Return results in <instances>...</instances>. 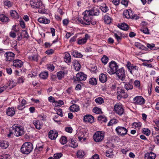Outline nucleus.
I'll return each mask as SVG.
<instances>
[{
	"instance_id": "nucleus-49",
	"label": "nucleus",
	"mask_w": 159,
	"mask_h": 159,
	"mask_svg": "<svg viewBox=\"0 0 159 159\" xmlns=\"http://www.w3.org/2000/svg\"><path fill=\"white\" fill-rule=\"evenodd\" d=\"M62 154L61 152L56 153L54 154L53 157L55 159H59L62 156Z\"/></svg>"
},
{
	"instance_id": "nucleus-52",
	"label": "nucleus",
	"mask_w": 159,
	"mask_h": 159,
	"mask_svg": "<svg viewBox=\"0 0 159 159\" xmlns=\"http://www.w3.org/2000/svg\"><path fill=\"white\" fill-rule=\"evenodd\" d=\"M141 31L143 32L144 33L147 34H149V31L148 29L147 28H143L141 29Z\"/></svg>"
},
{
	"instance_id": "nucleus-51",
	"label": "nucleus",
	"mask_w": 159,
	"mask_h": 159,
	"mask_svg": "<svg viewBox=\"0 0 159 159\" xmlns=\"http://www.w3.org/2000/svg\"><path fill=\"white\" fill-rule=\"evenodd\" d=\"M133 125L136 127H139L141 126V123L140 122H134L133 123Z\"/></svg>"
},
{
	"instance_id": "nucleus-38",
	"label": "nucleus",
	"mask_w": 159,
	"mask_h": 159,
	"mask_svg": "<svg viewBox=\"0 0 159 159\" xmlns=\"http://www.w3.org/2000/svg\"><path fill=\"white\" fill-rule=\"evenodd\" d=\"M104 99L101 97H98L95 99V102L99 104H101L104 102Z\"/></svg>"
},
{
	"instance_id": "nucleus-61",
	"label": "nucleus",
	"mask_w": 159,
	"mask_h": 159,
	"mask_svg": "<svg viewBox=\"0 0 159 159\" xmlns=\"http://www.w3.org/2000/svg\"><path fill=\"white\" fill-rule=\"evenodd\" d=\"M48 101L54 103L56 102V101L55 100L54 98L52 96H50L48 98Z\"/></svg>"
},
{
	"instance_id": "nucleus-45",
	"label": "nucleus",
	"mask_w": 159,
	"mask_h": 159,
	"mask_svg": "<svg viewBox=\"0 0 159 159\" xmlns=\"http://www.w3.org/2000/svg\"><path fill=\"white\" fill-rule=\"evenodd\" d=\"M67 141L66 138L64 136H62L60 139L61 143L62 144H66Z\"/></svg>"
},
{
	"instance_id": "nucleus-10",
	"label": "nucleus",
	"mask_w": 159,
	"mask_h": 159,
	"mask_svg": "<svg viewBox=\"0 0 159 159\" xmlns=\"http://www.w3.org/2000/svg\"><path fill=\"white\" fill-rule=\"evenodd\" d=\"M75 81H82L85 80L87 78V75L83 72L78 73L76 76L74 77Z\"/></svg>"
},
{
	"instance_id": "nucleus-25",
	"label": "nucleus",
	"mask_w": 159,
	"mask_h": 159,
	"mask_svg": "<svg viewBox=\"0 0 159 159\" xmlns=\"http://www.w3.org/2000/svg\"><path fill=\"white\" fill-rule=\"evenodd\" d=\"M38 21L41 23L45 24H48L50 22V20L45 17H41L38 19Z\"/></svg>"
},
{
	"instance_id": "nucleus-6",
	"label": "nucleus",
	"mask_w": 159,
	"mask_h": 159,
	"mask_svg": "<svg viewBox=\"0 0 159 159\" xmlns=\"http://www.w3.org/2000/svg\"><path fill=\"white\" fill-rule=\"evenodd\" d=\"M115 74H116L117 77L122 81L125 80V70L123 67L119 68Z\"/></svg>"
},
{
	"instance_id": "nucleus-42",
	"label": "nucleus",
	"mask_w": 159,
	"mask_h": 159,
	"mask_svg": "<svg viewBox=\"0 0 159 159\" xmlns=\"http://www.w3.org/2000/svg\"><path fill=\"white\" fill-rule=\"evenodd\" d=\"M76 154L78 158H81L84 157V153L82 150H79L77 151Z\"/></svg>"
},
{
	"instance_id": "nucleus-55",
	"label": "nucleus",
	"mask_w": 159,
	"mask_h": 159,
	"mask_svg": "<svg viewBox=\"0 0 159 159\" xmlns=\"http://www.w3.org/2000/svg\"><path fill=\"white\" fill-rule=\"evenodd\" d=\"M54 50L52 49H48L46 52V53L48 55H50L53 54L54 52Z\"/></svg>"
},
{
	"instance_id": "nucleus-1",
	"label": "nucleus",
	"mask_w": 159,
	"mask_h": 159,
	"mask_svg": "<svg viewBox=\"0 0 159 159\" xmlns=\"http://www.w3.org/2000/svg\"><path fill=\"white\" fill-rule=\"evenodd\" d=\"M33 148V145L31 143L26 142L22 146L20 151L23 154H28L32 151Z\"/></svg>"
},
{
	"instance_id": "nucleus-29",
	"label": "nucleus",
	"mask_w": 159,
	"mask_h": 159,
	"mask_svg": "<svg viewBox=\"0 0 159 159\" xmlns=\"http://www.w3.org/2000/svg\"><path fill=\"white\" fill-rule=\"evenodd\" d=\"M39 76L40 78L45 79H47L48 76V73L47 71L42 72L39 74Z\"/></svg>"
},
{
	"instance_id": "nucleus-47",
	"label": "nucleus",
	"mask_w": 159,
	"mask_h": 159,
	"mask_svg": "<svg viewBox=\"0 0 159 159\" xmlns=\"http://www.w3.org/2000/svg\"><path fill=\"white\" fill-rule=\"evenodd\" d=\"M143 133L147 136H148L150 134V130L147 128H143Z\"/></svg>"
},
{
	"instance_id": "nucleus-7",
	"label": "nucleus",
	"mask_w": 159,
	"mask_h": 159,
	"mask_svg": "<svg viewBox=\"0 0 159 159\" xmlns=\"http://www.w3.org/2000/svg\"><path fill=\"white\" fill-rule=\"evenodd\" d=\"M114 111L119 116H121L124 113L122 106L120 103H116L115 105L114 106Z\"/></svg>"
},
{
	"instance_id": "nucleus-9",
	"label": "nucleus",
	"mask_w": 159,
	"mask_h": 159,
	"mask_svg": "<svg viewBox=\"0 0 159 159\" xmlns=\"http://www.w3.org/2000/svg\"><path fill=\"white\" fill-rule=\"evenodd\" d=\"M88 12V11H86L83 13V15H84L83 19L86 22H85V25H90L92 20L91 17L90 16H91L90 15Z\"/></svg>"
},
{
	"instance_id": "nucleus-56",
	"label": "nucleus",
	"mask_w": 159,
	"mask_h": 159,
	"mask_svg": "<svg viewBox=\"0 0 159 159\" xmlns=\"http://www.w3.org/2000/svg\"><path fill=\"white\" fill-rule=\"evenodd\" d=\"M134 86L139 88L140 86V82L139 81L136 80L134 82Z\"/></svg>"
},
{
	"instance_id": "nucleus-58",
	"label": "nucleus",
	"mask_w": 159,
	"mask_h": 159,
	"mask_svg": "<svg viewBox=\"0 0 159 159\" xmlns=\"http://www.w3.org/2000/svg\"><path fill=\"white\" fill-rule=\"evenodd\" d=\"M4 4L5 6H7L8 7H11V2L8 0H7L5 1L4 2Z\"/></svg>"
},
{
	"instance_id": "nucleus-40",
	"label": "nucleus",
	"mask_w": 159,
	"mask_h": 159,
	"mask_svg": "<svg viewBox=\"0 0 159 159\" xmlns=\"http://www.w3.org/2000/svg\"><path fill=\"white\" fill-rule=\"evenodd\" d=\"M100 9L104 13H106L108 10L107 7L105 4H103L100 6Z\"/></svg>"
},
{
	"instance_id": "nucleus-59",
	"label": "nucleus",
	"mask_w": 159,
	"mask_h": 159,
	"mask_svg": "<svg viewBox=\"0 0 159 159\" xmlns=\"http://www.w3.org/2000/svg\"><path fill=\"white\" fill-rule=\"evenodd\" d=\"M57 115H59L61 116H63L62 110L61 109H58L57 112Z\"/></svg>"
},
{
	"instance_id": "nucleus-35",
	"label": "nucleus",
	"mask_w": 159,
	"mask_h": 159,
	"mask_svg": "<svg viewBox=\"0 0 159 159\" xmlns=\"http://www.w3.org/2000/svg\"><path fill=\"white\" fill-rule=\"evenodd\" d=\"M26 103V101L25 99H23L21 101V104L19 105L18 106L17 109L19 110H22L25 107H24V106H25Z\"/></svg>"
},
{
	"instance_id": "nucleus-64",
	"label": "nucleus",
	"mask_w": 159,
	"mask_h": 159,
	"mask_svg": "<svg viewBox=\"0 0 159 159\" xmlns=\"http://www.w3.org/2000/svg\"><path fill=\"white\" fill-rule=\"evenodd\" d=\"M91 159H99V157L98 154H95L92 157Z\"/></svg>"
},
{
	"instance_id": "nucleus-34",
	"label": "nucleus",
	"mask_w": 159,
	"mask_h": 159,
	"mask_svg": "<svg viewBox=\"0 0 159 159\" xmlns=\"http://www.w3.org/2000/svg\"><path fill=\"white\" fill-rule=\"evenodd\" d=\"M89 83L93 85H95L97 84V80L94 78L93 77L89 79Z\"/></svg>"
},
{
	"instance_id": "nucleus-3",
	"label": "nucleus",
	"mask_w": 159,
	"mask_h": 159,
	"mask_svg": "<svg viewBox=\"0 0 159 159\" xmlns=\"http://www.w3.org/2000/svg\"><path fill=\"white\" fill-rule=\"evenodd\" d=\"M109 68L108 69L107 72L110 74H115L119 69L117 64L113 61H111L109 63Z\"/></svg>"
},
{
	"instance_id": "nucleus-33",
	"label": "nucleus",
	"mask_w": 159,
	"mask_h": 159,
	"mask_svg": "<svg viewBox=\"0 0 159 159\" xmlns=\"http://www.w3.org/2000/svg\"><path fill=\"white\" fill-rule=\"evenodd\" d=\"M57 74V78L59 80H61L63 78L65 75L64 72L62 71H59Z\"/></svg>"
},
{
	"instance_id": "nucleus-36",
	"label": "nucleus",
	"mask_w": 159,
	"mask_h": 159,
	"mask_svg": "<svg viewBox=\"0 0 159 159\" xmlns=\"http://www.w3.org/2000/svg\"><path fill=\"white\" fill-rule=\"evenodd\" d=\"M0 146L2 148L6 149L8 147V144L6 141H3L0 143Z\"/></svg>"
},
{
	"instance_id": "nucleus-44",
	"label": "nucleus",
	"mask_w": 159,
	"mask_h": 159,
	"mask_svg": "<svg viewBox=\"0 0 159 159\" xmlns=\"http://www.w3.org/2000/svg\"><path fill=\"white\" fill-rule=\"evenodd\" d=\"M93 111L96 114H99L102 113L101 109L97 107H94L93 109Z\"/></svg>"
},
{
	"instance_id": "nucleus-39",
	"label": "nucleus",
	"mask_w": 159,
	"mask_h": 159,
	"mask_svg": "<svg viewBox=\"0 0 159 159\" xmlns=\"http://www.w3.org/2000/svg\"><path fill=\"white\" fill-rule=\"evenodd\" d=\"M38 8H39L38 12L39 13H45L46 12V10L45 9L44 6L43 4Z\"/></svg>"
},
{
	"instance_id": "nucleus-23",
	"label": "nucleus",
	"mask_w": 159,
	"mask_h": 159,
	"mask_svg": "<svg viewBox=\"0 0 159 159\" xmlns=\"http://www.w3.org/2000/svg\"><path fill=\"white\" fill-rule=\"evenodd\" d=\"M117 26L120 29L125 31L127 30L129 28L128 25L125 23L120 24H118Z\"/></svg>"
},
{
	"instance_id": "nucleus-57",
	"label": "nucleus",
	"mask_w": 159,
	"mask_h": 159,
	"mask_svg": "<svg viewBox=\"0 0 159 159\" xmlns=\"http://www.w3.org/2000/svg\"><path fill=\"white\" fill-rule=\"evenodd\" d=\"M114 35L115 38L118 42L121 41V38L120 36H119L116 33H114Z\"/></svg>"
},
{
	"instance_id": "nucleus-19",
	"label": "nucleus",
	"mask_w": 159,
	"mask_h": 159,
	"mask_svg": "<svg viewBox=\"0 0 159 159\" xmlns=\"http://www.w3.org/2000/svg\"><path fill=\"white\" fill-rule=\"evenodd\" d=\"M33 123L36 129L40 130L42 128V123H40L39 120H33Z\"/></svg>"
},
{
	"instance_id": "nucleus-53",
	"label": "nucleus",
	"mask_w": 159,
	"mask_h": 159,
	"mask_svg": "<svg viewBox=\"0 0 159 159\" xmlns=\"http://www.w3.org/2000/svg\"><path fill=\"white\" fill-rule=\"evenodd\" d=\"M22 34L24 35L23 37L24 38H28L29 37L27 31L26 30H22Z\"/></svg>"
},
{
	"instance_id": "nucleus-37",
	"label": "nucleus",
	"mask_w": 159,
	"mask_h": 159,
	"mask_svg": "<svg viewBox=\"0 0 159 159\" xmlns=\"http://www.w3.org/2000/svg\"><path fill=\"white\" fill-rule=\"evenodd\" d=\"M104 19L105 22L107 24H109L111 22V18L107 15L104 16Z\"/></svg>"
},
{
	"instance_id": "nucleus-22",
	"label": "nucleus",
	"mask_w": 159,
	"mask_h": 159,
	"mask_svg": "<svg viewBox=\"0 0 159 159\" xmlns=\"http://www.w3.org/2000/svg\"><path fill=\"white\" fill-rule=\"evenodd\" d=\"M129 13H131V14L132 13V11L130 9L124 11L123 12V14L126 18H133L132 15H129Z\"/></svg>"
},
{
	"instance_id": "nucleus-41",
	"label": "nucleus",
	"mask_w": 159,
	"mask_h": 159,
	"mask_svg": "<svg viewBox=\"0 0 159 159\" xmlns=\"http://www.w3.org/2000/svg\"><path fill=\"white\" fill-rule=\"evenodd\" d=\"M75 69L76 71H79L80 67V65L77 61H75L74 63Z\"/></svg>"
},
{
	"instance_id": "nucleus-16",
	"label": "nucleus",
	"mask_w": 159,
	"mask_h": 159,
	"mask_svg": "<svg viewBox=\"0 0 159 159\" xmlns=\"http://www.w3.org/2000/svg\"><path fill=\"white\" fill-rule=\"evenodd\" d=\"M58 134L57 132L51 130L48 134L49 138L51 140H54L56 139L57 137Z\"/></svg>"
},
{
	"instance_id": "nucleus-32",
	"label": "nucleus",
	"mask_w": 159,
	"mask_h": 159,
	"mask_svg": "<svg viewBox=\"0 0 159 159\" xmlns=\"http://www.w3.org/2000/svg\"><path fill=\"white\" fill-rule=\"evenodd\" d=\"M71 56L68 53H66L65 56L64 60L67 63H70V62Z\"/></svg>"
},
{
	"instance_id": "nucleus-5",
	"label": "nucleus",
	"mask_w": 159,
	"mask_h": 159,
	"mask_svg": "<svg viewBox=\"0 0 159 159\" xmlns=\"http://www.w3.org/2000/svg\"><path fill=\"white\" fill-rule=\"evenodd\" d=\"M115 131L119 136L123 137L127 134L128 130L125 127L118 126L116 128Z\"/></svg>"
},
{
	"instance_id": "nucleus-12",
	"label": "nucleus",
	"mask_w": 159,
	"mask_h": 159,
	"mask_svg": "<svg viewBox=\"0 0 159 159\" xmlns=\"http://www.w3.org/2000/svg\"><path fill=\"white\" fill-rule=\"evenodd\" d=\"M134 103L139 105L143 104L145 102V100L141 96H137L134 97L133 99Z\"/></svg>"
},
{
	"instance_id": "nucleus-60",
	"label": "nucleus",
	"mask_w": 159,
	"mask_h": 159,
	"mask_svg": "<svg viewBox=\"0 0 159 159\" xmlns=\"http://www.w3.org/2000/svg\"><path fill=\"white\" fill-rule=\"evenodd\" d=\"M65 130L66 132L69 133H71L73 130L72 128L70 127H66Z\"/></svg>"
},
{
	"instance_id": "nucleus-27",
	"label": "nucleus",
	"mask_w": 159,
	"mask_h": 159,
	"mask_svg": "<svg viewBox=\"0 0 159 159\" xmlns=\"http://www.w3.org/2000/svg\"><path fill=\"white\" fill-rule=\"evenodd\" d=\"M9 19L8 17L5 15L1 14L0 15V20L3 22H7L8 21Z\"/></svg>"
},
{
	"instance_id": "nucleus-21",
	"label": "nucleus",
	"mask_w": 159,
	"mask_h": 159,
	"mask_svg": "<svg viewBox=\"0 0 159 159\" xmlns=\"http://www.w3.org/2000/svg\"><path fill=\"white\" fill-rule=\"evenodd\" d=\"M99 78L100 82L104 83L107 81V76L106 74L102 73L99 75Z\"/></svg>"
},
{
	"instance_id": "nucleus-26",
	"label": "nucleus",
	"mask_w": 159,
	"mask_h": 159,
	"mask_svg": "<svg viewBox=\"0 0 159 159\" xmlns=\"http://www.w3.org/2000/svg\"><path fill=\"white\" fill-rule=\"evenodd\" d=\"M145 155L146 159H155L156 156L155 154L152 152L149 154L146 153Z\"/></svg>"
},
{
	"instance_id": "nucleus-28",
	"label": "nucleus",
	"mask_w": 159,
	"mask_h": 159,
	"mask_svg": "<svg viewBox=\"0 0 159 159\" xmlns=\"http://www.w3.org/2000/svg\"><path fill=\"white\" fill-rule=\"evenodd\" d=\"M132 82L131 81H130L129 83H127L125 84V87L127 90L131 89L133 88Z\"/></svg>"
},
{
	"instance_id": "nucleus-43",
	"label": "nucleus",
	"mask_w": 159,
	"mask_h": 159,
	"mask_svg": "<svg viewBox=\"0 0 159 159\" xmlns=\"http://www.w3.org/2000/svg\"><path fill=\"white\" fill-rule=\"evenodd\" d=\"M11 16L13 18H17L18 17L17 12L15 10H11L10 11Z\"/></svg>"
},
{
	"instance_id": "nucleus-30",
	"label": "nucleus",
	"mask_w": 159,
	"mask_h": 159,
	"mask_svg": "<svg viewBox=\"0 0 159 159\" xmlns=\"http://www.w3.org/2000/svg\"><path fill=\"white\" fill-rule=\"evenodd\" d=\"M71 53L73 56L75 57L81 58L83 56L78 51H72Z\"/></svg>"
},
{
	"instance_id": "nucleus-13",
	"label": "nucleus",
	"mask_w": 159,
	"mask_h": 159,
	"mask_svg": "<svg viewBox=\"0 0 159 159\" xmlns=\"http://www.w3.org/2000/svg\"><path fill=\"white\" fill-rule=\"evenodd\" d=\"M15 54L12 52H6L5 54L6 60L7 61H12L14 59Z\"/></svg>"
},
{
	"instance_id": "nucleus-17",
	"label": "nucleus",
	"mask_w": 159,
	"mask_h": 159,
	"mask_svg": "<svg viewBox=\"0 0 159 159\" xmlns=\"http://www.w3.org/2000/svg\"><path fill=\"white\" fill-rule=\"evenodd\" d=\"M13 66L17 68H20L23 64L21 60L18 59L13 61Z\"/></svg>"
},
{
	"instance_id": "nucleus-63",
	"label": "nucleus",
	"mask_w": 159,
	"mask_h": 159,
	"mask_svg": "<svg viewBox=\"0 0 159 159\" xmlns=\"http://www.w3.org/2000/svg\"><path fill=\"white\" fill-rule=\"evenodd\" d=\"M155 44L153 43H152L151 44L148 43L147 44V46L149 48L152 49L155 47Z\"/></svg>"
},
{
	"instance_id": "nucleus-11",
	"label": "nucleus",
	"mask_w": 159,
	"mask_h": 159,
	"mask_svg": "<svg viewBox=\"0 0 159 159\" xmlns=\"http://www.w3.org/2000/svg\"><path fill=\"white\" fill-rule=\"evenodd\" d=\"M30 4L32 7L38 8L41 6L43 3L40 0H32L30 2Z\"/></svg>"
},
{
	"instance_id": "nucleus-31",
	"label": "nucleus",
	"mask_w": 159,
	"mask_h": 159,
	"mask_svg": "<svg viewBox=\"0 0 159 159\" xmlns=\"http://www.w3.org/2000/svg\"><path fill=\"white\" fill-rule=\"evenodd\" d=\"M68 141L70 144V146L74 148H76L77 146V143L74 141L73 139H70Z\"/></svg>"
},
{
	"instance_id": "nucleus-4",
	"label": "nucleus",
	"mask_w": 159,
	"mask_h": 159,
	"mask_svg": "<svg viewBox=\"0 0 159 159\" xmlns=\"http://www.w3.org/2000/svg\"><path fill=\"white\" fill-rule=\"evenodd\" d=\"M104 137V133L102 131H97L94 134L93 138L96 142H101L103 140Z\"/></svg>"
},
{
	"instance_id": "nucleus-20",
	"label": "nucleus",
	"mask_w": 159,
	"mask_h": 159,
	"mask_svg": "<svg viewBox=\"0 0 159 159\" xmlns=\"http://www.w3.org/2000/svg\"><path fill=\"white\" fill-rule=\"evenodd\" d=\"M15 111H16L14 108L13 107H8L7 109L6 112L8 116H12L15 114Z\"/></svg>"
},
{
	"instance_id": "nucleus-2",
	"label": "nucleus",
	"mask_w": 159,
	"mask_h": 159,
	"mask_svg": "<svg viewBox=\"0 0 159 159\" xmlns=\"http://www.w3.org/2000/svg\"><path fill=\"white\" fill-rule=\"evenodd\" d=\"M12 131L14 132V134L17 137L21 136L24 134L23 129L20 126L17 124H14L12 127Z\"/></svg>"
},
{
	"instance_id": "nucleus-46",
	"label": "nucleus",
	"mask_w": 159,
	"mask_h": 159,
	"mask_svg": "<svg viewBox=\"0 0 159 159\" xmlns=\"http://www.w3.org/2000/svg\"><path fill=\"white\" fill-rule=\"evenodd\" d=\"M108 60V57L105 55H104L101 59L102 62L104 64H106L107 63Z\"/></svg>"
},
{
	"instance_id": "nucleus-8",
	"label": "nucleus",
	"mask_w": 159,
	"mask_h": 159,
	"mask_svg": "<svg viewBox=\"0 0 159 159\" xmlns=\"http://www.w3.org/2000/svg\"><path fill=\"white\" fill-rule=\"evenodd\" d=\"M126 66L130 73L132 74H133L138 71L139 67L133 65L129 61L126 64Z\"/></svg>"
},
{
	"instance_id": "nucleus-14",
	"label": "nucleus",
	"mask_w": 159,
	"mask_h": 159,
	"mask_svg": "<svg viewBox=\"0 0 159 159\" xmlns=\"http://www.w3.org/2000/svg\"><path fill=\"white\" fill-rule=\"evenodd\" d=\"M87 11H88L89 14L91 16H98L99 15L100 13L99 9L96 7H93L91 10Z\"/></svg>"
},
{
	"instance_id": "nucleus-48",
	"label": "nucleus",
	"mask_w": 159,
	"mask_h": 159,
	"mask_svg": "<svg viewBox=\"0 0 159 159\" xmlns=\"http://www.w3.org/2000/svg\"><path fill=\"white\" fill-rule=\"evenodd\" d=\"M98 120H102L104 122H106L107 121L106 117L105 116H99L98 117Z\"/></svg>"
},
{
	"instance_id": "nucleus-18",
	"label": "nucleus",
	"mask_w": 159,
	"mask_h": 159,
	"mask_svg": "<svg viewBox=\"0 0 159 159\" xmlns=\"http://www.w3.org/2000/svg\"><path fill=\"white\" fill-rule=\"evenodd\" d=\"M89 37V35L88 34H85L84 38L78 39V43L79 44H83L87 42Z\"/></svg>"
},
{
	"instance_id": "nucleus-24",
	"label": "nucleus",
	"mask_w": 159,
	"mask_h": 159,
	"mask_svg": "<svg viewBox=\"0 0 159 159\" xmlns=\"http://www.w3.org/2000/svg\"><path fill=\"white\" fill-rule=\"evenodd\" d=\"M70 111L73 112L75 111H78L80 110L79 106L76 104H73L70 107Z\"/></svg>"
},
{
	"instance_id": "nucleus-50",
	"label": "nucleus",
	"mask_w": 159,
	"mask_h": 159,
	"mask_svg": "<svg viewBox=\"0 0 159 159\" xmlns=\"http://www.w3.org/2000/svg\"><path fill=\"white\" fill-rule=\"evenodd\" d=\"M116 123V119L111 120L107 124L108 126H110L114 124H115Z\"/></svg>"
},
{
	"instance_id": "nucleus-54",
	"label": "nucleus",
	"mask_w": 159,
	"mask_h": 159,
	"mask_svg": "<svg viewBox=\"0 0 159 159\" xmlns=\"http://www.w3.org/2000/svg\"><path fill=\"white\" fill-rule=\"evenodd\" d=\"M19 24L20 26L22 28H25V24L24 21L23 20H20L19 21Z\"/></svg>"
},
{
	"instance_id": "nucleus-62",
	"label": "nucleus",
	"mask_w": 159,
	"mask_h": 159,
	"mask_svg": "<svg viewBox=\"0 0 159 159\" xmlns=\"http://www.w3.org/2000/svg\"><path fill=\"white\" fill-rule=\"evenodd\" d=\"M154 139L155 143L157 144H159V135L157 136L154 138Z\"/></svg>"
},
{
	"instance_id": "nucleus-15",
	"label": "nucleus",
	"mask_w": 159,
	"mask_h": 159,
	"mask_svg": "<svg viewBox=\"0 0 159 159\" xmlns=\"http://www.w3.org/2000/svg\"><path fill=\"white\" fill-rule=\"evenodd\" d=\"M84 120L85 122L92 123L94 122V118L90 115H86L84 116Z\"/></svg>"
}]
</instances>
